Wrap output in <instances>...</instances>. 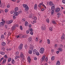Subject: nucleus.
<instances>
[{
	"label": "nucleus",
	"mask_w": 65,
	"mask_h": 65,
	"mask_svg": "<svg viewBox=\"0 0 65 65\" xmlns=\"http://www.w3.org/2000/svg\"><path fill=\"white\" fill-rule=\"evenodd\" d=\"M23 6L24 8H25L26 10V11H28L29 10V8L28 6H27V4H23Z\"/></svg>",
	"instance_id": "obj_1"
},
{
	"label": "nucleus",
	"mask_w": 65,
	"mask_h": 65,
	"mask_svg": "<svg viewBox=\"0 0 65 65\" xmlns=\"http://www.w3.org/2000/svg\"><path fill=\"white\" fill-rule=\"evenodd\" d=\"M13 15H14L13 16V19H14H14H16V17H15V16L17 17V16L19 15V13H18V12H15L14 13Z\"/></svg>",
	"instance_id": "obj_2"
},
{
	"label": "nucleus",
	"mask_w": 65,
	"mask_h": 65,
	"mask_svg": "<svg viewBox=\"0 0 65 65\" xmlns=\"http://www.w3.org/2000/svg\"><path fill=\"white\" fill-rule=\"evenodd\" d=\"M20 56L22 58V59L23 60L24 58V54H23V53L22 52H21L20 53Z\"/></svg>",
	"instance_id": "obj_3"
},
{
	"label": "nucleus",
	"mask_w": 65,
	"mask_h": 65,
	"mask_svg": "<svg viewBox=\"0 0 65 65\" xmlns=\"http://www.w3.org/2000/svg\"><path fill=\"white\" fill-rule=\"evenodd\" d=\"M41 51H40V53L41 54H43V51H44V49L43 47H42L41 48Z\"/></svg>",
	"instance_id": "obj_4"
},
{
	"label": "nucleus",
	"mask_w": 65,
	"mask_h": 65,
	"mask_svg": "<svg viewBox=\"0 0 65 65\" xmlns=\"http://www.w3.org/2000/svg\"><path fill=\"white\" fill-rule=\"evenodd\" d=\"M33 47H34L33 45H32L31 44H30V50H33Z\"/></svg>",
	"instance_id": "obj_5"
},
{
	"label": "nucleus",
	"mask_w": 65,
	"mask_h": 65,
	"mask_svg": "<svg viewBox=\"0 0 65 65\" xmlns=\"http://www.w3.org/2000/svg\"><path fill=\"white\" fill-rule=\"evenodd\" d=\"M41 29L43 30H45V25L43 24V26L41 27Z\"/></svg>",
	"instance_id": "obj_6"
},
{
	"label": "nucleus",
	"mask_w": 65,
	"mask_h": 65,
	"mask_svg": "<svg viewBox=\"0 0 65 65\" xmlns=\"http://www.w3.org/2000/svg\"><path fill=\"white\" fill-rule=\"evenodd\" d=\"M23 48V44H21L19 46V48L20 50H22Z\"/></svg>",
	"instance_id": "obj_7"
},
{
	"label": "nucleus",
	"mask_w": 65,
	"mask_h": 65,
	"mask_svg": "<svg viewBox=\"0 0 65 65\" xmlns=\"http://www.w3.org/2000/svg\"><path fill=\"white\" fill-rule=\"evenodd\" d=\"M55 10V6H52L51 7V10L52 11H54V10Z\"/></svg>",
	"instance_id": "obj_8"
},
{
	"label": "nucleus",
	"mask_w": 65,
	"mask_h": 65,
	"mask_svg": "<svg viewBox=\"0 0 65 65\" xmlns=\"http://www.w3.org/2000/svg\"><path fill=\"white\" fill-rule=\"evenodd\" d=\"M60 10V8H58L56 9L55 11L56 12H59Z\"/></svg>",
	"instance_id": "obj_9"
},
{
	"label": "nucleus",
	"mask_w": 65,
	"mask_h": 65,
	"mask_svg": "<svg viewBox=\"0 0 65 65\" xmlns=\"http://www.w3.org/2000/svg\"><path fill=\"white\" fill-rule=\"evenodd\" d=\"M27 60L28 61V62H29V63H30V62H31V58H30V56L28 57L27 58Z\"/></svg>",
	"instance_id": "obj_10"
},
{
	"label": "nucleus",
	"mask_w": 65,
	"mask_h": 65,
	"mask_svg": "<svg viewBox=\"0 0 65 65\" xmlns=\"http://www.w3.org/2000/svg\"><path fill=\"white\" fill-rule=\"evenodd\" d=\"M13 22V21L12 20H10L8 22V24H11Z\"/></svg>",
	"instance_id": "obj_11"
},
{
	"label": "nucleus",
	"mask_w": 65,
	"mask_h": 65,
	"mask_svg": "<svg viewBox=\"0 0 65 65\" xmlns=\"http://www.w3.org/2000/svg\"><path fill=\"white\" fill-rule=\"evenodd\" d=\"M61 38V39H64L65 38V35L63 33V35L62 36Z\"/></svg>",
	"instance_id": "obj_12"
},
{
	"label": "nucleus",
	"mask_w": 65,
	"mask_h": 65,
	"mask_svg": "<svg viewBox=\"0 0 65 65\" xmlns=\"http://www.w3.org/2000/svg\"><path fill=\"white\" fill-rule=\"evenodd\" d=\"M2 45L3 46H5L6 45V43L5 42H3L2 43Z\"/></svg>",
	"instance_id": "obj_13"
},
{
	"label": "nucleus",
	"mask_w": 65,
	"mask_h": 65,
	"mask_svg": "<svg viewBox=\"0 0 65 65\" xmlns=\"http://www.w3.org/2000/svg\"><path fill=\"white\" fill-rule=\"evenodd\" d=\"M37 8V4H35L34 6V9L36 10Z\"/></svg>",
	"instance_id": "obj_14"
},
{
	"label": "nucleus",
	"mask_w": 65,
	"mask_h": 65,
	"mask_svg": "<svg viewBox=\"0 0 65 65\" xmlns=\"http://www.w3.org/2000/svg\"><path fill=\"white\" fill-rule=\"evenodd\" d=\"M61 63L59 61H58L56 63V65H60Z\"/></svg>",
	"instance_id": "obj_15"
},
{
	"label": "nucleus",
	"mask_w": 65,
	"mask_h": 65,
	"mask_svg": "<svg viewBox=\"0 0 65 65\" xmlns=\"http://www.w3.org/2000/svg\"><path fill=\"white\" fill-rule=\"evenodd\" d=\"M33 51L34 54H36V53L37 52V51L36 50H33Z\"/></svg>",
	"instance_id": "obj_16"
},
{
	"label": "nucleus",
	"mask_w": 65,
	"mask_h": 65,
	"mask_svg": "<svg viewBox=\"0 0 65 65\" xmlns=\"http://www.w3.org/2000/svg\"><path fill=\"white\" fill-rule=\"evenodd\" d=\"M53 2L51 1H50L49 2V5L50 6H52L53 5Z\"/></svg>",
	"instance_id": "obj_17"
},
{
	"label": "nucleus",
	"mask_w": 65,
	"mask_h": 65,
	"mask_svg": "<svg viewBox=\"0 0 65 65\" xmlns=\"http://www.w3.org/2000/svg\"><path fill=\"white\" fill-rule=\"evenodd\" d=\"M32 50H30L28 51V53L29 54H32Z\"/></svg>",
	"instance_id": "obj_18"
},
{
	"label": "nucleus",
	"mask_w": 65,
	"mask_h": 65,
	"mask_svg": "<svg viewBox=\"0 0 65 65\" xmlns=\"http://www.w3.org/2000/svg\"><path fill=\"white\" fill-rule=\"evenodd\" d=\"M15 29V28L13 26L11 28V29L12 30V31L14 30Z\"/></svg>",
	"instance_id": "obj_19"
},
{
	"label": "nucleus",
	"mask_w": 65,
	"mask_h": 65,
	"mask_svg": "<svg viewBox=\"0 0 65 65\" xmlns=\"http://www.w3.org/2000/svg\"><path fill=\"white\" fill-rule=\"evenodd\" d=\"M18 9H19V8H18V7H17L16 8H15V10H14L15 12H17V10H18Z\"/></svg>",
	"instance_id": "obj_20"
},
{
	"label": "nucleus",
	"mask_w": 65,
	"mask_h": 65,
	"mask_svg": "<svg viewBox=\"0 0 65 65\" xmlns=\"http://www.w3.org/2000/svg\"><path fill=\"white\" fill-rule=\"evenodd\" d=\"M0 53L2 55H5V53L2 51H1L0 52Z\"/></svg>",
	"instance_id": "obj_21"
},
{
	"label": "nucleus",
	"mask_w": 65,
	"mask_h": 65,
	"mask_svg": "<svg viewBox=\"0 0 65 65\" xmlns=\"http://www.w3.org/2000/svg\"><path fill=\"white\" fill-rule=\"evenodd\" d=\"M55 56H52L51 58V60L52 61L53 60H55Z\"/></svg>",
	"instance_id": "obj_22"
},
{
	"label": "nucleus",
	"mask_w": 65,
	"mask_h": 65,
	"mask_svg": "<svg viewBox=\"0 0 65 65\" xmlns=\"http://www.w3.org/2000/svg\"><path fill=\"white\" fill-rule=\"evenodd\" d=\"M28 22L27 21L25 22V26H26V27H27V26H28Z\"/></svg>",
	"instance_id": "obj_23"
},
{
	"label": "nucleus",
	"mask_w": 65,
	"mask_h": 65,
	"mask_svg": "<svg viewBox=\"0 0 65 65\" xmlns=\"http://www.w3.org/2000/svg\"><path fill=\"white\" fill-rule=\"evenodd\" d=\"M32 38L31 37H30L28 38V41H31L32 40Z\"/></svg>",
	"instance_id": "obj_24"
},
{
	"label": "nucleus",
	"mask_w": 65,
	"mask_h": 65,
	"mask_svg": "<svg viewBox=\"0 0 65 65\" xmlns=\"http://www.w3.org/2000/svg\"><path fill=\"white\" fill-rule=\"evenodd\" d=\"M44 58H45V56H43V57H42V58L41 61L42 62H43V60H44Z\"/></svg>",
	"instance_id": "obj_25"
},
{
	"label": "nucleus",
	"mask_w": 65,
	"mask_h": 65,
	"mask_svg": "<svg viewBox=\"0 0 65 65\" xmlns=\"http://www.w3.org/2000/svg\"><path fill=\"white\" fill-rule=\"evenodd\" d=\"M4 22H2L1 23V25L2 26H4Z\"/></svg>",
	"instance_id": "obj_26"
},
{
	"label": "nucleus",
	"mask_w": 65,
	"mask_h": 65,
	"mask_svg": "<svg viewBox=\"0 0 65 65\" xmlns=\"http://www.w3.org/2000/svg\"><path fill=\"white\" fill-rule=\"evenodd\" d=\"M1 38L2 39H5V38L4 37V35H2L1 36Z\"/></svg>",
	"instance_id": "obj_27"
},
{
	"label": "nucleus",
	"mask_w": 65,
	"mask_h": 65,
	"mask_svg": "<svg viewBox=\"0 0 65 65\" xmlns=\"http://www.w3.org/2000/svg\"><path fill=\"white\" fill-rule=\"evenodd\" d=\"M19 51H17L15 53V55H16V56H18V55H19Z\"/></svg>",
	"instance_id": "obj_28"
},
{
	"label": "nucleus",
	"mask_w": 65,
	"mask_h": 65,
	"mask_svg": "<svg viewBox=\"0 0 65 65\" xmlns=\"http://www.w3.org/2000/svg\"><path fill=\"white\" fill-rule=\"evenodd\" d=\"M47 42L48 44H50V40L49 39L47 40Z\"/></svg>",
	"instance_id": "obj_29"
},
{
	"label": "nucleus",
	"mask_w": 65,
	"mask_h": 65,
	"mask_svg": "<svg viewBox=\"0 0 65 65\" xmlns=\"http://www.w3.org/2000/svg\"><path fill=\"white\" fill-rule=\"evenodd\" d=\"M6 59H4L3 60V62H2V63L4 64V63H5V62H6Z\"/></svg>",
	"instance_id": "obj_30"
},
{
	"label": "nucleus",
	"mask_w": 65,
	"mask_h": 65,
	"mask_svg": "<svg viewBox=\"0 0 65 65\" xmlns=\"http://www.w3.org/2000/svg\"><path fill=\"white\" fill-rule=\"evenodd\" d=\"M13 26L14 27H15V28L17 27H17H19V25H17V24H14V26Z\"/></svg>",
	"instance_id": "obj_31"
},
{
	"label": "nucleus",
	"mask_w": 65,
	"mask_h": 65,
	"mask_svg": "<svg viewBox=\"0 0 65 65\" xmlns=\"http://www.w3.org/2000/svg\"><path fill=\"white\" fill-rule=\"evenodd\" d=\"M58 50H59V51L60 52H62V51H63L62 49L61 48H59Z\"/></svg>",
	"instance_id": "obj_32"
},
{
	"label": "nucleus",
	"mask_w": 65,
	"mask_h": 65,
	"mask_svg": "<svg viewBox=\"0 0 65 65\" xmlns=\"http://www.w3.org/2000/svg\"><path fill=\"white\" fill-rule=\"evenodd\" d=\"M11 58H9L8 59V62H10L11 61Z\"/></svg>",
	"instance_id": "obj_33"
},
{
	"label": "nucleus",
	"mask_w": 65,
	"mask_h": 65,
	"mask_svg": "<svg viewBox=\"0 0 65 65\" xmlns=\"http://www.w3.org/2000/svg\"><path fill=\"white\" fill-rule=\"evenodd\" d=\"M46 21L48 23H49L50 22V20H49V19H47L46 20Z\"/></svg>",
	"instance_id": "obj_34"
},
{
	"label": "nucleus",
	"mask_w": 65,
	"mask_h": 65,
	"mask_svg": "<svg viewBox=\"0 0 65 65\" xmlns=\"http://www.w3.org/2000/svg\"><path fill=\"white\" fill-rule=\"evenodd\" d=\"M1 6H0V7H1L2 8H4V5L3 4H1Z\"/></svg>",
	"instance_id": "obj_35"
},
{
	"label": "nucleus",
	"mask_w": 65,
	"mask_h": 65,
	"mask_svg": "<svg viewBox=\"0 0 65 65\" xmlns=\"http://www.w3.org/2000/svg\"><path fill=\"white\" fill-rule=\"evenodd\" d=\"M12 64H14V63H15V61H14V59H13L12 60Z\"/></svg>",
	"instance_id": "obj_36"
},
{
	"label": "nucleus",
	"mask_w": 65,
	"mask_h": 65,
	"mask_svg": "<svg viewBox=\"0 0 65 65\" xmlns=\"http://www.w3.org/2000/svg\"><path fill=\"white\" fill-rule=\"evenodd\" d=\"M33 20H36L37 19V17H33Z\"/></svg>",
	"instance_id": "obj_37"
},
{
	"label": "nucleus",
	"mask_w": 65,
	"mask_h": 65,
	"mask_svg": "<svg viewBox=\"0 0 65 65\" xmlns=\"http://www.w3.org/2000/svg\"><path fill=\"white\" fill-rule=\"evenodd\" d=\"M60 47H61V48H63V45L60 44Z\"/></svg>",
	"instance_id": "obj_38"
},
{
	"label": "nucleus",
	"mask_w": 65,
	"mask_h": 65,
	"mask_svg": "<svg viewBox=\"0 0 65 65\" xmlns=\"http://www.w3.org/2000/svg\"><path fill=\"white\" fill-rule=\"evenodd\" d=\"M29 31H31V32L33 31V29H32L31 28H29Z\"/></svg>",
	"instance_id": "obj_39"
},
{
	"label": "nucleus",
	"mask_w": 65,
	"mask_h": 65,
	"mask_svg": "<svg viewBox=\"0 0 65 65\" xmlns=\"http://www.w3.org/2000/svg\"><path fill=\"white\" fill-rule=\"evenodd\" d=\"M36 54L37 56H39V52H37L36 53Z\"/></svg>",
	"instance_id": "obj_40"
},
{
	"label": "nucleus",
	"mask_w": 65,
	"mask_h": 65,
	"mask_svg": "<svg viewBox=\"0 0 65 65\" xmlns=\"http://www.w3.org/2000/svg\"><path fill=\"white\" fill-rule=\"evenodd\" d=\"M5 12H8V9H6L5 10Z\"/></svg>",
	"instance_id": "obj_41"
},
{
	"label": "nucleus",
	"mask_w": 65,
	"mask_h": 65,
	"mask_svg": "<svg viewBox=\"0 0 65 65\" xmlns=\"http://www.w3.org/2000/svg\"><path fill=\"white\" fill-rule=\"evenodd\" d=\"M2 60H4V58L3 57L1 58L0 59V63L1 62V61Z\"/></svg>",
	"instance_id": "obj_42"
},
{
	"label": "nucleus",
	"mask_w": 65,
	"mask_h": 65,
	"mask_svg": "<svg viewBox=\"0 0 65 65\" xmlns=\"http://www.w3.org/2000/svg\"><path fill=\"white\" fill-rule=\"evenodd\" d=\"M26 35H24V36H22V37L23 38H26Z\"/></svg>",
	"instance_id": "obj_43"
},
{
	"label": "nucleus",
	"mask_w": 65,
	"mask_h": 65,
	"mask_svg": "<svg viewBox=\"0 0 65 65\" xmlns=\"http://www.w3.org/2000/svg\"><path fill=\"white\" fill-rule=\"evenodd\" d=\"M20 28L21 30H23V27H22V26H21L20 27Z\"/></svg>",
	"instance_id": "obj_44"
},
{
	"label": "nucleus",
	"mask_w": 65,
	"mask_h": 65,
	"mask_svg": "<svg viewBox=\"0 0 65 65\" xmlns=\"http://www.w3.org/2000/svg\"><path fill=\"white\" fill-rule=\"evenodd\" d=\"M2 51H4L5 50V48L3 47L2 48Z\"/></svg>",
	"instance_id": "obj_45"
},
{
	"label": "nucleus",
	"mask_w": 65,
	"mask_h": 65,
	"mask_svg": "<svg viewBox=\"0 0 65 65\" xmlns=\"http://www.w3.org/2000/svg\"><path fill=\"white\" fill-rule=\"evenodd\" d=\"M19 36H20V37H23V35H22V34H21V35H19Z\"/></svg>",
	"instance_id": "obj_46"
},
{
	"label": "nucleus",
	"mask_w": 65,
	"mask_h": 65,
	"mask_svg": "<svg viewBox=\"0 0 65 65\" xmlns=\"http://www.w3.org/2000/svg\"><path fill=\"white\" fill-rule=\"evenodd\" d=\"M52 22L53 23V24H56V22H55V21H52Z\"/></svg>",
	"instance_id": "obj_47"
},
{
	"label": "nucleus",
	"mask_w": 65,
	"mask_h": 65,
	"mask_svg": "<svg viewBox=\"0 0 65 65\" xmlns=\"http://www.w3.org/2000/svg\"><path fill=\"white\" fill-rule=\"evenodd\" d=\"M4 57L5 58H6V59H7V55H5L4 56Z\"/></svg>",
	"instance_id": "obj_48"
},
{
	"label": "nucleus",
	"mask_w": 65,
	"mask_h": 65,
	"mask_svg": "<svg viewBox=\"0 0 65 65\" xmlns=\"http://www.w3.org/2000/svg\"><path fill=\"white\" fill-rule=\"evenodd\" d=\"M49 30H50V31H52V30H53V29L52 28V27L49 28Z\"/></svg>",
	"instance_id": "obj_49"
},
{
	"label": "nucleus",
	"mask_w": 65,
	"mask_h": 65,
	"mask_svg": "<svg viewBox=\"0 0 65 65\" xmlns=\"http://www.w3.org/2000/svg\"><path fill=\"white\" fill-rule=\"evenodd\" d=\"M57 15L58 16L60 15H61V14L60 13L58 12L57 14Z\"/></svg>",
	"instance_id": "obj_50"
},
{
	"label": "nucleus",
	"mask_w": 65,
	"mask_h": 65,
	"mask_svg": "<svg viewBox=\"0 0 65 65\" xmlns=\"http://www.w3.org/2000/svg\"><path fill=\"white\" fill-rule=\"evenodd\" d=\"M62 1L63 3L65 4V0H62Z\"/></svg>",
	"instance_id": "obj_51"
},
{
	"label": "nucleus",
	"mask_w": 65,
	"mask_h": 65,
	"mask_svg": "<svg viewBox=\"0 0 65 65\" xmlns=\"http://www.w3.org/2000/svg\"><path fill=\"white\" fill-rule=\"evenodd\" d=\"M30 34L32 35H33V32L32 31H31V32H30Z\"/></svg>",
	"instance_id": "obj_52"
},
{
	"label": "nucleus",
	"mask_w": 65,
	"mask_h": 65,
	"mask_svg": "<svg viewBox=\"0 0 65 65\" xmlns=\"http://www.w3.org/2000/svg\"><path fill=\"white\" fill-rule=\"evenodd\" d=\"M29 31L28 30H27L26 31V34H29Z\"/></svg>",
	"instance_id": "obj_53"
},
{
	"label": "nucleus",
	"mask_w": 65,
	"mask_h": 65,
	"mask_svg": "<svg viewBox=\"0 0 65 65\" xmlns=\"http://www.w3.org/2000/svg\"><path fill=\"white\" fill-rule=\"evenodd\" d=\"M54 11H51V14H52V15H53V14H54Z\"/></svg>",
	"instance_id": "obj_54"
},
{
	"label": "nucleus",
	"mask_w": 65,
	"mask_h": 65,
	"mask_svg": "<svg viewBox=\"0 0 65 65\" xmlns=\"http://www.w3.org/2000/svg\"><path fill=\"white\" fill-rule=\"evenodd\" d=\"M48 60V59H47V57H46V58L45 61L46 62H47V61Z\"/></svg>",
	"instance_id": "obj_55"
},
{
	"label": "nucleus",
	"mask_w": 65,
	"mask_h": 65,
	"mask_svg": "<svg viewBox=\"0 0 65 65\" xmlns=\"http://www.w3.org/2000/svg\"><path fill=\"white\" fill-rule=\"evenodd\" d=\"M21 12H22V11H20L18 12V13L19 14V13H21Z\"/></svg>",
	"instance_id": "obj_56"
},
{
	"label": "nucleus",
	"mask_w": 65,
	"mask_h": 65,
	"mask_svg": "<svg viewBox=\"0 0 65 65\" xmlns=\"http://www.w3.org/2000/svg\"><path fill=\"white\" fill-rule=\"evenodd\" d=\"M13 11H12L11 12V14H12L13 13Z\"/></svg>",
	"instance_id": "obj_57"
},
{
	"label": "nucleus",
	"mask_w": 65,
	"mask_h": 65,
	"mask_svg": "<svg viewBox=\"0 0 65 65\" xmlns=\"http://www.w3.org/2000/svg\"><path fill=\"white\" fill-rule=\"evenodd\" d=\"M35 40L36 41H38V38L37 37L36 38V39Z\"/></svg>",
	"instance_id": "obj_58"
},
{
	"label": "nucleus",
	"mask_w": 65,
	"mask_h": 65,
	"mask_svg": "<svg viewBox=\"0 0 65 65\" xmlns=\"http://www.w3.org/2000/svg\"><path fill=\"white\" fill-rule=\"evenodd\" d=\"M16 37L17 38H20V36H19V35L17 36Z\"/></svg>",
	"instance_id": "obj_59"
},
{
	"label": "nucleus",
	"mask_w": 65,
	"mask_h": 65,
	"mask_svg": "<svg viewBox=\"0 0 65 65\" xmlns=\"http://www.w3.org/2000/svg\"><path fill=\"white\" fill-rule=\"evenodd\" d=\"M7 8H9L10 7V6L9 5H8L7 6Z\"/></svg>",
	"instance_id": "obj_60"
},
{
	"label": "nucleus",
	"mask_w": 65,
	"mask_h": 65,
	"mask_svg": "<svg viewBox=\"0 0 65 65\" xmlns=\"http://www.w3.org/2000/svg\"><path fill=\"white\" fill-rule=\"evenodd\" d=\"M37 58L36 57H35L34 58V59L35 60H37Z\"/></svg>",
	"instance_id": "obj_61"
},
{
	"label": "nucleus",
	"mask_w": 65,
	"mask_h": 65,
	"mask_svg": "<svg viewBox=\"0 0 65 65\" xmlns=\"http://www.w3.org/2000/svg\"><path fill=\"white\" fill-rule=\"evenodd\" d=\"M22 21H25V20L24 19H22Z\"/></svg>",
	"instance_id": "obj_62"
},
{
	"label": "nucleus",
	"mask_w": 65,
	"mask_h": 65,
	"mask_svg": "<svg viewBox=\"0 0 65 65\" xmlns=\"http://www.w3.org/2000/svg\"><path fill=\"white\" fill-rule=\"evenodd\" d=\"M57 45H58L57 44H55V47H57Z\"/></svg>",
	"instance_id": "obj_63"
},
{
	"label": "nucleus",
	"mask_w": 65,
	"mask_h": 65,
	"mask_svg": "<svg viewBox=\"0 0 65 65\" xmlns=\"http://www.w3.org/2000/svg\"><path fill=\"white\" fill-rule=\"evenodd\" d=\"M27 45H25V48H27Z\"/></svg>",
	"instance_id": "obj_64"
}]
</instances>
